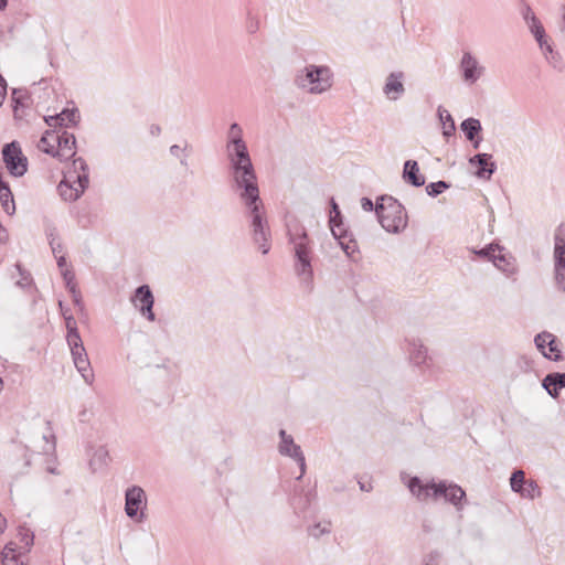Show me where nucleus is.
<instances>
[{
    "mask_svg": "<svg viewBox=\"0 0 565 565\" xmlns=\"http://www.w3.org/2000/svg\"><path fill=\"white\" fill-rule=\"evenodd\" d=\"M289 243L294 250V271L299 279L300 288L310 294L313 289L312 250L306 230L301 226L289 230Z\"/></svg>",
    "mask_w": 565,
    "mask_h": 565,
    "instance_id": "f257e3e1",
    "label": "nucleus"
},
{
    "mask_svg": "<svg viewBox=\"0 0 565 565\" xmlns=\"http://www.w3.org/2000/svg\"><path fill=\"white\" fill-rule=\"evenodd\" d=\"M407 487L413 495L419 501L428 499L438 500L443 498L446 502L451 503L458 511L462 510V500L466 498L465 490L452 482L441 480L439 482L423 483L420 478L412 477Z\"/></svg>",
    "mask_w": 565,
    "mask_h": 565,
    "instance_id": "f03ea898",
    "label": "nucleus"
},
{
    "mask_svg": "<svg viewBox=\"0 0 565 565\" xmlns=\"http://www.w3.org/2000/svg\"><path fill=\"white\" fill-rule=\"evenodd\" d=\"M375 213L382 227L388 233H399L407 226V213L395 198L382 195L375 204Z\"/></svg>",
    "mask_w": 565,
    "mask_h": 565,
    "instance_id": "7ed1b4c3",
    "label": "nucleus"
},
{
    "mask_svg": "<svg viewBox=\"0 0 565 565\" xmlns=\"http://www.w3.org/2000/svg\"><path fill=\"white\" fill-rule=\"evenodd\" d=\"M88 183V166L83 158H76L57 189L63 200L76 201L87 189Z\"/></svg>",
    "mask_w": 565,
    "mask_h": 565,
    "instance_id": "20e7f679",
    "label": "nucleus"
},
{
    "mask_svg": "<svg viewBox=\"0 0 565 565\" xmlns=\"http://www.w3.org/2000/svg\"><path fill=\"white\" fill-rule=\"evenodd\" d=\"M332 72L326 65H307L298 72L295 84L310 94H322L332 86Z\"/></svg>",
    "mask_w": 565,
    "mask_h": 565,
    "instance_id": "39448f33",
    "label": "nucleus"
},
{
    "mask_svg": "<svg viewBox=\"0 0 565 565\" xmlns=\"http://www.w3.org/2000/svg\"><path fill=\"white\" fill-rule=\"evenodd\" d=\"M233 188L246 209L263 204L254 167L232 171Z\"/></svg>",
    "mask_w": 565,
    "mask_h": 565,
    "instance_id": "423d86ee",
    "label": "nucleus"
},
{
    "mask_svg": "<svg viewBox=\"0 0 565 565\" xmlns=\"http://www.w3.org/2000/svg\"><path fill=\"white\" fill-rule=\"evenodd\" d=\"M249 217V227L252 238L255 245L258 246L263 255L270 250V228L265 214L264 204L246 209Z\"/></svg>",
    "mask_w": 565,
    "mask_h": 565,
    "instance_id": "0eeeda50",
    "label": "nucleus"
},
{
    "mask_svg": "<svg viewBox=\"0 0 565 565\" xmlns=\"http://www.w3.org/2000/svg\"><path fill=\"white\" fill-rule=\"evenodd\" d=\"M2 158L11 175L20 178L26 173L28 158L23 154L18 141H11L3 146Z\"/></svg>",
    "mask_w": 565,
    "mask_h": 565,
    "instance_id": "6e6552de",
    "label": "nucleus"
},
{
    "mask_svg": "<svg viewBox=\"0 0 565 565\" xmlns=\"http://www.w3.org/2000/svg\"><path fill=\"white\" fill-rule=\"evenodd\" d=\"M146 493L142 488L132 486L125 493V512L130 519L142 521L145 518L143 509L146 508Z\"/></svg>",
    "mask_w": 565,
    "mask_h": 565,
    "instance_id": "1a4fd4ad",
    "label": "nucleus"
},
{
    "mask_svg": "<svg viewBox=\"0 0 565 565\" xmlns=\"http://www.w3.org/2000/svg\"><path fill=\"white\" fill-rule=\"evenodd\" d=\"M67 344L70 347L75 367L82 374L84 381L90 384L93 382L94 375L90 370V363L82 338L70 340L67 341Z\"/></svg>",
    "mask_w": 565,
    "mask_h": 565,
    "instance_id": "9d476101",
    "label": "nucleus"
},
{
    "mask_svg": "<svg viewBox=\"0 0 565 565\" xmlns=\"http://www.w3.org/2000/svg\"><path fill=\"white\" fill-rule=\"evenodd\" d=\"M130 300L142 317L151 322L156 320V315L152 310L154 297L148 285L137 287Z\"/></svg>",
    "mask_w": 565,
    "mask_h": 565,
    "instance_id": "9b49d317",
    "label": "nucleus"
},
{
    "mask_svg": "<svg viewBox=\"0 0 565 565\" xmlns=\"http://www.w3.org/2000/svg\"><path fill=\"white\" fill-rule=\"evenodd\" d=\"M227 158L232 171L253 168L246 142L226 145Z\"/></svg>",
    "mask_w": 565,
    "mask_h": 565,
    "instance_id": "f8f14e48",
    "label": "nucleus"
},
{
    "mask_svg": "<svg viewBox=\"0 0 565 565\" xmlns=\"http://www.w3.org/2000/svg\"><path fill=\"white\" fill-rule=\"evenodd\" d=\"M459 67L463 81L469 84H475L484 73V67L470 52H463Z\"/></svg>",
    "mask_w": 565,
    "mask_h": 565,
    "instance_id": "ddd939ff",
    "label": "nucleus"
},
{
    "mask_svg": "<svg viewBox=\"0 0 565 565\" xmlns=\"http://www.w3.org/2000/svg\"><path fill=\"white\" fill-rule=\"evenodd\" d=\"M534 343L537 350L547 359L553 361L562 360L561 350L557 347V339L554 334L543 331L535 335Z\"/></svg>",
    "mask_w": 565,
    "mask_h": 565,
    "instance_id": "4468645a",
    "label": "nucleus"
},
{
    "mask_svg": "<svg viewBox=\"0 0 565 565\" xmlns=\"http://www.w3.org/2000/svg\"><path fill=\"white\" fill-rule=\"evenodd\" d=\"M469 164L477 167L475 172L479 179L490 180L497 170V164L490 153H477L469 159Z\"/></svg>",
    "mask_w": 565,
    "mask_h": 565,
    "instance_id": "2eb2a0df",
    "label": "nucleus"
},
{
    "mask_svg": "<svg viewBox=\"0 0 565 565\" xmlns=\"http://www.w3.org/2000/svg\"><path fill=\"white\" fill-rule=\"evenodd\" d=\"M404 77L405 75L401 71L392 72L386 76L383 93L387 99L395 102L404 95Z\"/></svg>",
    "mask_w": 565,
    "mask_h": 565,
    "instance_id": "dca6fc26",
    "label": "nucleus"
},
{
    "mask_svg": "<svg viewBox=\"0 0 565 565\" xmlns=\"http://www.w3.org/2000/svg\"><path fill=\"white\" fill-rule=\"evenodd\" d=\"M79 119L77 109H64L62 113L44 117L45 122L53 128H62L75 125Z\"/></svg>",
    "mask_w": 565,
    "mask_h": 565,
    "instance_id": "f3484780",
    "label": "nucleus"
},
{
    "mask_svg": "<svg viewBox=\"0 0 565 565\" xmlns=\"http://www.w3.org/2000/svg\"><path fill=\"white\" fill-rule=\"evenodd\" d=\"M75 143L76 139L73 134L63 130L58 134V140L56 141V157L62 159H68L75 156Z\"/></svg>",
    "mask_w": 565,
    "mask_h": 565,
    "instance_id": "a211bd4d",
    "label": "nucleus"
},
{
    "mask_svg": "<svg viewBox=\"0 0 565 565\" xmlns=\"http://www.w3.org/2000/svg\"><path fill=\"white\" fill-rule=\"evenodd\" d=\"M553 265L565 264V224L561 223L554 231Z\"/></svg>",
    "mask_w": 565,
    "mask_h": 565,
    "instance_id": "6ab92c4d",
    "label": "nucleus"
},
{
    "mask_svg": "<svg viewBox=\"0 0 565 565\" xmlns=\"http://www.w3.org/2000/svg\"><path fill=\"white\" fill-rule=\"evenodd\" d=\"M542 386L546 390L551 397L557 398L559 390L565 388V373H548L542 381Z\"/></svg>",
    "mask_w": 565,
    "mask_h": 565,
    "instance_id": "aec40b11",
    "label": "nucleus"
},
{
    "mask_svg": "<svg viewBox=\"0 0 565 565\" xmlns=\"http://www.w3.org/2000/svg\"><path fill=\"white\" fill-rule=\"evenodd\" d=\"M541 53L546 61V63L556 72L562 73L565 70V62L562 54L556 51L553 46V43L550 42L543 47H540Z\"/></svg>",
    "mask_w": 565,
    "mask_h": 565,
    "instance_id": "412c9836",
    "label": "nucleus"
},
{
    "mask_svg": "<svg viewBox=\"0 0 565 565\" xmlns=\"http://www.w3.org/2000/svg\"><path fill=\"white\" fill-rule=\"evenodd\" d=\"M279 445H278V451L281 456L294 458L296 456H299L300 452H302L299 445H297L294 440V437L285 429L279 430Z\"/></svg>",
    "mask_w": 565,
    "mask_h": 565,
    "instance_id": "4be33fe9",
    "label": "nucleus"
},
{
    "mask_svg": "<svg viewBox=\"0 0 565 565\" xmlns=\"http://www.w3.org/2000/svg\"><path fill=\"white\" fill-rule=\"evenodd\" d=\"M403 179L406 183L419 188L425 184V177L419 173L417 161L407 160L404 163Z\"/></svg>",
    "mask_w": 565,
    "mask_h": 565,
    "instance_id": "5701e85b",
    "label": "nucleus"
},
{
    "mask_svg": "<svg viewBox=\"0 0 565 565\" xmlns=\"http://www.w3.org/2000/svg\"><path fill=\"white\" fill-rule=\"evenodd\" d=\"M493 265L505 276L511 277L518 273L515 258L511 255L499 254L493 259Z\"/></svg>",
    "mask_w": 565,
    "mask_h": 565,
    "instance_id": "b1692460",
    "label": "nucleus"
},
{
    "mask_svg": "<svg viewBox=\"0 0 565 565\" xmlns=\"http://www.w3.org/2000/svg\"><path fill=\"white\" fill-rule=\"evenodd\" d=\"M58 132L55 130H46L38 142V149L44 153L56 157V141Z\"/></svg>",
    "mask_w": 565,
    "mask_h": 565,
    "instance_id": "393cba45",
    "label": "nucleus"
},
{
    "mask_svg": "<svg viewBox=\"0 0 565 565\" xmlns=\"http://www.w3.org/2000/svg\"><path fill=\"white\" fill-rule=\"evenodd\" d=\"M409 359L415 365H422L427 359V349L418 340L408 341Z\"/></svg>",
    "mask_w": 565,
    "mask_h": 565,
    "instance_id": "a878e982",
    "label": "nucleus"
},
{
    "mask_svg": "<svg viewBox=\"0 0 565 565\" xmlns=\"http://www.w3.org/2000/svg\"><path fill=\"white\" fill-rule=\"evenodd\" d=\"M169 152L173 158L179 160L182 167H189V157L192 152V147L186 140H184L182 145H172L169 148Z\"/></svg>",
    "mask_w": 565,
    "mask_h": 565,
    "instance_id": "bb28decb",
    "label": "nucleus"
},
{
    "mask_svg": "<svg viewBox=\"0 0 565 565\" xmlns=\"http://www.w3.org/2000/svg\"><path fill=\"white\" fill-rule=\"evenodd\" d=\"M109 460V452L104 446H99L93 454L89 466L93 471L102 470L107 466Z\"/></svg>",
    "mask_w": 565,
    "mask_h": 565,
    "instance_id": "cd10ccee",
    "label": "nucleus"
},
{
    "mask_svg": "<svg viewBox=\"0 0 565 565\" xmlns=\"http://www.w3.org/2000/svg\"><path fill=\"white\" fill-rule=\"evenodd\" d=\"M460 129L469 141H473L477 135L481 131L482 127L478 119L467 118L460 124Z\"/></svg>",
    "mask_w": 565,
    "mask_h": 565,
    "instance_id": "c85d7f7f",
    "label": "nucleus"
},
{
    "mask_svg": "<svg viewBox=\"0 0 565 565\" xmlns=\"http://www.w3.org/2000/svg\"><path fill=\"white\" fill-rule=\"evenodd\" d=\"M34 449L39 454L52 455L55 451V438L53 435L43 434L34 444Z\"/></svg>",
    "mask_w": 565,
    "mask_h": 565,
    "instance_id": "c756f323",
    "label": "nucleus"
},
{
    "mask_svg": "<svg viewBox=\"0 0 565 565\" xmlns=\"http://www.w3.org/2000/svg\"><path fill=\"white\" fill-rule=\"evenodd\" d=\"M503 249H504V247L501 246L500 244L490 243L487 246H484L483 248H480V249L470 248L469 250L472 254H475L476 256L486 258L493 264V259L495 258V252H502Z\"/></svg>",
    "mask_w": 565,
    "mask_h": 565,
    "instance_id": "7c9ffc66",
    "label": "nucleus"
},
{
    "mask_svg": "<svg viewBox=\"0 0 565 565\" xmlns=\"http://www.w3.org/2000/svg\"><path fill=\"white\" fill-rule=\"evenodd\" d=\"M330 227L332 231L333 236H338L337 228H340L342 225V214L339 209V205L334 201V199H331V211H330V217H329ZM341 236V234H339Z\"/></svg>",
    "mask_w": 565,
    "mask_h": 565,
    "instance_id": "2f4dec72",
    "label": "nucleus"
},
{
    "mask_svg": "<svg viewBox=\"0 0 565 565\" xmlns=\"http://www.w3.org/2000/svg\"><path fill=\"white\" fill-rule=\"evenodd\" d=\"M332 531L330 521H320L308 527V533L313 539L318 540L323 535H329Z\"/></svg>",
    "mask_w": 565,
    "mask_h": 565,
    "instance_id": "473e14b6",
    "label": "nucleus"
},
{
    "mask_svg": "<svg viewBox=\"0 0 565 565\" xmlns=\"http://www.w3.org/2000/svg\"><path fill=\"white\" fill-rule=\"evenodd\" d=\"M438 117L444 126V136H446V137L451 136L456 130V126H455V121H454L451 115L449 114V111L444 109L441 106H439L438 107Z\"/></svg>",
    "mask_w": 565,
    "mask_h": 565,
    "instance_id": "72a5a7b5",
    "label": "nucleus"
},
{
    "mask_svg": "<svg viewBox=\"0 0 565 565\" xmlns=\"http://www.w3.org/2000/svg\"><path fill=\"white\" fill-rule=\"evenodd\" d=\"M531 34L534 36L537 42L539 47H543V45L552 42L550 36L546 34L545 29L541 21L533 26L529 28Z\"/></svg>",
    "mask_w": 565,
    "mask_h": 565,
    "instance_id": "f704fd0d",
    "label": "nucleus"
},
{
    "mask_svg": "<svg viewBox=\"0 0 565 565\" xmlns=\"http://www.w3.org/2000/svg\"><path fill=\"white\" fill-rule=\"evenodd\" d=\"M553 280L556 289L565 292V264L553 265Z\"/></svg>",
    "mask_w": 565,
    "mask_h": 565,
    "instance_id": "c9c22d12",
    "label": "nucleus"
},
{
    "mask_svg": "<svg viewBox=\"0 0 565 565\" xmlns=\"http://www.w3.org/2000/svg\"><path fill=\"white\" fill-rule=\"evenodd\" d=\"M519 494L522 495L523 498L533 500L541 495V489L536 481L529 480L525 482Z\"/></svg>",
    "mask_w": 565,
    "mask_h": 565,
    "instance_id": "e433bc0d",
    "label": "nucleus"
},
{
    "mask_svg": "<svg viewBox=\"0 0 565 565\" xmlns=\"http://www.w3.org/2000/svg\"><path fill=\"white\" fill-rule=\"evenodd\" d=\"M525 482V473L523 470L518 469L512 472L510 478V486L513 492L520 493Z\"/></svg>",
    "mask_w": 565,
    "mask_h": 565,
    "instance_id": "4c0bfd02",
    "label": "nucleus"
},
{
    "mask_svg": "<svg viewBox=\"0 0 565 565\" xmlns=\"http://www.w3.org/2000/svg\"><path fill=\"white\" fill-rule=\"evenodd\" d=\"M245 142L243 139V130L241 126L237 122H233L230 126L228 132H227V143L226 145H237Z\"/></svg>",
    "mask_w": 565,
    "mask_h": 565,
    "instance_id": "58836bf2",
    "label": "nucleus"
},
{
    "mask_svg": "<svg viewBox=\"0 0 565 565\" xmlns=\"http://www.w3.org/2000/svg\"><path fill=\"white\" fill-rule=\"evenodd\" d=\"M339 244L342 250L350 257L352 260H355V254L359 253L358 243L353 238H344L339 241Z\"/></svg>",
    "mask_w": 565,
    "mask_h": 565,
    "instance_id": "ea45409f",
    "label": "nucleus"
},
{
    "mask_svg": "<svg viewBox=\"0 0 565 565\" xmlns=\"http://www.w3.org/2000/svg\"><path fill=\"white\" fill-rule=\"evenodd\" d=\"M65 327L67 329L66 341L79 339V332L77 329L76 320L72 315L65 316Z\"/></svg>",
    "mask_w": 565,
    "mask_h": 565,
    "instance_id": "a19ab883",
    "label": "nucleus"
},
{
    "mask_svg": "<svg viewBox=\"0 0 565 565\" xmlns=\"http://www.w3.org/2000/svg\"><path fill=\"white\" fill-rule=\"evenodd\" d=\"M449 188H450V184L447 183L446 181H437V182L429 183L426 186V192L429 196L435 198Z\"/></svg>",
    "mask_w": 565,
    "mask_h": 565,
    "instance_id": "79ce46f5",
    "label": "nucleus"
},
{
    "mask_svg": "<svg viewBox=\"0 0 565 565\" xmlns=\"http://www.w3.org/2000/svg\"><path fill=\"white\" fill-rule=\"evenodd\" d=\"M521 14H522V18L525 21L527 28H531L534 24L540 22V20L536 18L535 13L529 6H524L522 8Z\"/></svg>",
    "mask_w": 565,
    "mask_h": 565,
    "instance_id": "37998d69",
    "label": "nucleus"
},
{
    "mask_svg": "<svg viewBox=\"0 0 565 565\" xmlns=\"http://www.w3.org/2000/svg\"><path fill=\"white\" fill-rule=\"evenodd\" d=\"M21 278L17 281V285L24 288L31 285L32 278L28 271H25L20 264L15 265Z\"/></svg>",
    "mask_w": 565,
    "mask_h": 565,
    "instance_id": "c03bdc74",
    "label": "nucleus"
},
{
    "mask_svg": "<svg viewBox=\"0 0 565 565\" xmlns=\"http://www.w3.org/2000/svg\"><path fill=\"white\" fill-rule=\"evenodd\" d=\"M13 102L15 103L14 111L17 113L18 106L24 107L29 97L20 89H13Z\"/></svg>",
    "mask_w": 565,
    "mask_h": 565,
    "instance_id": "a18cd8bd",
    "label": "nucleus"
},
{
    "mask_svg": "<svg viewBox=\"0 0 565 565\" xmlns=\"http://www.w3.org/2000/svg\"><path fill=\"white\" fill-rule=\"evenodd\" d=\"M19 535L21 536V542L24 543V547L29 548L33 544L34 535L30 530L20 527Z\"/></svg>",
    "mask_w": 565,
    "mask_h": 565,
    "instance_id": "49530a36",
    "label": "nucleus"
},
{
    "mask_svg": "<svg viewBox=\"0 0 565 565\" xmlns=\"http://www.w3.org/2000/svg\"><path fill=\"white\" fill-rule=\"evenodd\" d=\"M62 276H63V279L65 281V285H66V288L68 289V291H71L72 287H77L74 281L75 275L72 270L65 268L64 270H62Z\"/></svg>",
    "mask_w": 565,
    "mask_h": 565,
    "instance_id": "de8ad7c7",
    "label": "nucleus"
},
{
    "mask_svg": "<svg viewBox=\"0 0 565 565\" xmlns=\"http://www.w3.org/2000/svg\"><path fill=\"white\" fill-rule=\"evenodd\" d=\"M14 552H15V544L13 542L8 543L2 551L3 558L4 559H9V558L14 559V557H15Z\"/></svg>",
    "mask_w": 565,
    "mask_h": 565,
    "instance_id": "09e8293b",
    "label": "nucleus"
},
{
    "mask_svg": "<svg viewBox=\"0 0 565 565\" xmlns=\"http://www.w3.org/2000/svg\"><path fill=\"white\" fill-rule=\"evenodd\" d=\"M440 558V553L438 551H431L424 559V565H437L438 559Z\"/></svg>",
    "mask_w": 565,
    "mask_h": 565,
    "instance_id": "8fccbe9b",
    "label": "nucleus"
},
{
    "mask_svg": "<svg viewBox=\"0 0 565 565\" xmlns=\"http://www.w3.org/2000/svg\"><path fill=\"white\" fill-rule=\"evenodd\" d=\"M292 459L298 463V466L300 468V476L297 478L298 480H300L306 472L305 455H303V452H300L299 456H296Z\"/></svg>",
    "mask_w": 565,
    "mask_h": 565,
    "instance_id": "3c124183",
    "label": "nucleus"
},
{
    "mask_svg": "<svg viewBox=\"0 0 565 565\" xmlns=\"http://www.w3.org/2000/svg\"><path fill=\"white\" fill-rule=\"evenodd\" d=\"M361 207L366 212H371L373 210L375 211V205L373 204L372 200L369 198L361 199Z\"/></svg>",
    "mask_w": 565,
    "mask_h": 565,
    "instance_id": "603ef678",
    "label": "nucleus"
},
{
    "mask_svg": "<svg viewBox=\"0 0 565 565\" xmlns=\"http://www.w3.org/2000/svg\"><path fill=\"white\" fill-rule=\"evenodd\" d=\"M50 246L55 256L63 249L62 243L60 242V239L56 238H51Z\"/></svg>",
    "mask_w": 565,
    "mask_h": 565,
    "instance_id": "864d4df0",
    "label": "nucleus"
},
{
    "mask_svg": "<svg viewBox=\"0 0 565 565\" xmlns=\"http://www.w3.org/2000/svg\"><path fill=\"white\" fill-rule=\"evenodd\" d=\"M70 292L72 295L74 303L78 307H82V297L77 287H72Z\"/></svg>",
    "mask_w": 565,
    "mask_h": 565,
    "instance_id": "5fc2aeb1",
    "label": "nucleus"
},
{
    "mask_svg": "<svg viewBox=\"0 0 565 565\" xmlns=\"http://www.w3.org/2000/svg\"><path fill=\"white\" fill-rule=\"evenodd\" d=\"M259 23L256 19H249L246 25V30L248 33L253 34L258 30Z\"/></svg>",
    "mask_w": 565,
    "mask_h": 565,
    "instance_id": "6e6d98bb",
    "label": "nucleus"
},
{
    "mask_svg": "<svg viewBox=\"0 0 565 565\" xmlns=\"http://www.w3.org/2000/svg\"><path fill=\"white\" fill-rule=\"evenodd\" d=\"M559 33L565 39V7L563 8L562 22L559 25Z\"/></svg>",
    "mask_w": 565,
    "mask_h": 565,
    "instance_id": "4d7b16f0",
    "label": "nucleus"
},
{
    "mask_svg": "<svg viewBox=\"0 0 565 565\" xmlns=\"http://www.w3.org/2000/svg\"><path fill=\"white\" fill-rule=\"evenodd\" d=\"M337 231H338V234H341V236H339V235H338V236H334V238H337L338 241H341V239H344V238H347V237H348V236H347V232H345V230L343 228V224L340 226V228H337Z\"/></svg>",
    "mask_w": 565,
    "mask_h": 565,
    "instance_id": "13d9d810",
    "label": "nucleus"
},
{
    "mask_svg": "<svg viewBox=\"0 0 565 565\" xmlns=\"http://www.w3.org/2000/svg\"><path fill=\"white\" fill-rule=\"evenodd\" d=\"M56 259H57V266L64 270L63 268L66 266V258L65 256L61 255V256H56Z\"/></svg>",
    "mask_w": 565,
    "mask_h": 565,
    "instance_id": "bf43d9fd",
    "label": "nucleus"
},
{
    "mask_svg": "<svg viewBox=\"0 0 565 565\" xmlns=\"http://www.w3.org/2000/svg\"><path fill=\"white\" fill-rule=\"evenodd\" d=\"M8 239L7 231L0 225V243H6Z\"/></svg>",
    "mask_w": 565,
    "mask_h": 565,
    "instance_id": "052dcab7",
    "label": "nucleus"
},
{
    "mask_svg": "<svg viewBox=\"0 0 565 565\" xmlns=\"http://www.w3.org/2000/svg\"><path fill=\"white\" fill-rule=\"evenodd\" d=\"M6 527H7V520L0 513V534H2L4 532Z\"/></svg>",
    "mask_w": 565,
    "mask_h": 565,
    "instance_id": "680f3d73",
    "label": "nucleus"
},
{
    "mask_svg": "<svg viewBox=\"0 0 565 565\" xmlns=\"http://www.w3.org/2000/svg\"><path fill=\"white\" fill-rule=\"evenodd\" d=\"M47 236H49V241H50V242H51V238H56V239H58L55 228H52V230L49 232Z\"/></svg>",
    "mask_w": 565,
    "mask_h": 565,
    "instance_id": "e2e57ef3",
    "label": "nucleus"
},
{
    "mask_svg": "<svg viewBox=\"0 0 565 565\" xmlns=\"http://www.w3.org/2000/svg\"><path fill=\"white\" fill-rule=\"evenodd\" d=\"M471 142H472L473 148H475V149H478V148H479V146H480L481 140H480V139H476V138H475V140H473V141H471Z\"/></svg>",
    "mask_w": 565,
    "mask_h": 565,
    "instance_id": "0e129e2a",
    "label": "nucleus"
},
{
    "mask_svg": "<svg viewBox=\"0 0 565 565\" xmlns=\"http://www.w3.org/2000/svg\"><path fill=\"white\" fill-rule=\"evenodd\" d=\"M359 484H360V489H361L362 491H370V490H371V487H366V484H364V483H362V482H359Z\"/></svg>",
    "mask_w": 565,
    "mask_h": 565,
    "instance_id": "69168bd1",
    "label": "nucleus"
},
{
    "mask_svg": "<svg viewBox=\"0 0 565 565\" xmlns=\"http://www.w3.org/2000/svg\"><path fill=\"white\" fill-rule=\"evenodd\" d=\"M8 4V0H0V9H4Z\"/></svg>",
    "mask_w": 565,
    "mask_h": 565,
    "instance_id": "338daca9",
    "label": "nucleus"
},
{
    "mask_svg": "<svg viewBox=\"0 0 565 565\" xmlns=\"http://www.w3.org/2000/svg\"><path fill=\"white\" fill-rule=\"evenodd\" d=\"M47 471H49V472H51V473H56L55 468H52V467H49V468H47Z\"/></svg>",
    "mask_w": 565,
    "mask_h": 565,
    "instance_id": "774afa93",
    "label": "nucleus"
}]
</instances>
